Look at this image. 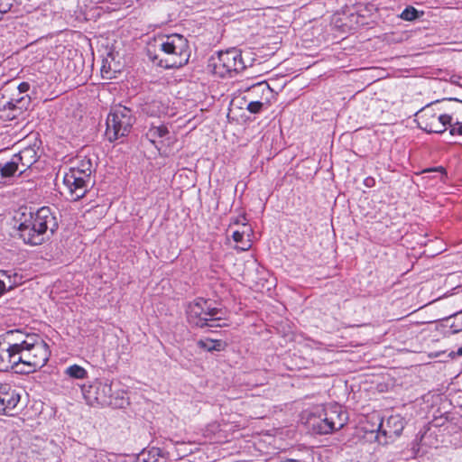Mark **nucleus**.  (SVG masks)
<instances>
[{"instance_id": "1", "label": "nucleus", "mask_w": 462, "mask_h": 462, "mask_svg": "<svg viewBox=\"0 0 462 462\" xmlns=\"http://www.w3.org/2000/svg\"><path fill=\"white\" fill-rule=\"evenodd\" d=\"M147 55L162 68H180L188 63L190 57L189 41L177 33L158 36L148 43Z\"/></svg>"}, {"instance_id": "2", "label": "nucleus", "mask_w": 462, "mask_h": 462, "mask_svg": "<svg viewBox=\"0 0 462 462\" xmlns=\"http://www.w3.org/2000/svg\"><path fill=\"white\" fill-rule=\"evenodd\" d=\"M17 230L25 244L42 245L48 233L53 235L58 228V222L49 207H42L36 212L23 213L19 218Z\"/></svg>"}, {"instance_id": "3", "label": "nucleus", "mask_w": 462, "mask_h": 462, "mask_svg": "<svg viewBox=\"0 0 462 462\" xmlns=\"http://www.w3.org/2000/svg\"><path fill=\"white\" fill-rule=\"evenodd\" d=\"M347 421V416L342 407L328 404L318 407L307 419V425L315 433L325 435L341 430Z\"/></svg>"}, {"instance_id": "4", "label": "nucleus", "mask_w": 462, "mask_h": 462, "mask_svg": "<svg viewBox=\"0 0 462 462\" xmlns=\"http://www.w3.org/2000/svg\"><path fill=\"white\" fill-rule=\"evenodd\" d=\"M95 171L90 158L78 157L77 164L65 173L63 182L69 189L70 199L79 200L83 198L88 189L93 186L92 173Z\"/></svg>"}, {"instance_id": "5", "label": "nucleus", "mask_w": 462, "mask_h": 462, "mask_svg": "<svg viewBox=\"0 0 462 462\" xmlns=\"http://www.w3.org/2000/svg\"><path fill=\"white\" fill-rule=\"evenodd\" d=\"M447 100L431 102L417 113V122L420 129L430 134H443L448 129V124L453 121V114L440 113L450 109L444 106L448 104Z\"/></svg>"}, {"instance_id": "6", "label": "nucleus", "mask_w": 462, "mask_h": 462, "mask_svg": "<svg viewBox=\"0 0 462 462\" xmlns=\"http://www.w3.org/2000/svg\"><path fill=\"white\" fill-rule=\"evenodd\" d=\"M186 312L189 322L196 327L221 326L216 322L222 319V310L211 307V302L208 300L203 298L195 300L188 305Z\"/></svg>"}, {"instance_id": "7", "label": "nucleus", "mask_w": 462, "mask_h": 462, "mask_svg": "<svg viewBox=\"0 0 462 462\" xmlns=\"http://www.w3.org/2000/svg\"><path fill=\"white\" fill-rule=\"evenodd\" d=\"M135 118L126 106H116L113 107L106 118V136L109 142L125 137L130 133Z\"/></svg>"}, {"instance_id": "8", "label": "nucleus", "mask_w": 462, "mask_h": 462, "mask_svg": "<svg viewBox=\"0 0 462 462\" xmlns=\"http://www.w3.org/2000/svg\"><path fill=\"white\" fill-rule=\"evenodd\" d=\"M372 419L374 420L375 428L370 430L376 432L375 439L381 445L393 442L401 436L406 424L405 419L400 414H393L386 419L375 414Z\"/></svg>"}, {"instance_id": "9", "label": "nucleus", "mask_w": 462, "mask_h": 462, "mask_svg": "<svg viewBox=\"0 0 462 462\" xmlns=\"http://www.w3.org/2000/svg\"><path fill=\"white\" fill-rule=\"evenodd\" d=\"M210 66L213 67V73L221 78H225L232 72H240L246 68L242 51L236 49L220 51L217 60H212Z\"/></svg>"}, {"instance_id": "10", "label": "nucleus", "mask_w": 462, "mask_h": 462, "mask_svg": "<svg viewBox=\"0 0 462 462\" xmlns=\"http://www.w3.org/2000/svg\"><path fill=\"white\" fill-rule=\"evenodd\" d=\"M24 347L29 348L32 359V366L36 369L43 367L48 362L51 351L47 343L37 334L26 335Z\"/></svg>"}, {"instance_id": "11", "label": "nucleus", "mask_w": 462, "mask_h": 462, "mask_svg": "<svg viewBox=\"0 0 462 462\" xmlns=\"http://www.w3.org/2000/svg\"><path fill=\"white\" fill-rule=\"evenodd\" d=\"M81 392L87 403L90 406L111 403L112 387L107 382H96L90 385H83Z\"/></svg>"}, {"instance_id": "12", "label": "nucleus", "mask_w": 462, "mask_h": 462, "mask_svg": "<svg viewBox=\"0 0 462 462\" xmlns=\"http://www.w3.org/2000/svg\"><path fill=\"white\" fill-rule=\"evenodd\" d=\"M31 103L28 95H24L20 99H6V94H0V119L11 121L19 117L23 111L27 110Z\"/></svg>"}, {"instance_id": "13", "label": "nucleus", "mask_w": 462, "mask_h": 462, "mask_svg": "<svg viewBox=\"0 0 462 462\" xmlns=\"http://www.w3.org/2000/svg\"><path fill=\"white\" fill-rule=\"evenodd\" d=\"M25 338L20 343L13 344V365L14 371L19 374H28L35 372L36 367L32 366V359L28 347H24Z\"/></svg>"}, {"instance_id": "14", "label": "nucleus", "mask_w": 462, "mask_h": 462, "mask_svg": "<svg viewBox=\"0 0 462 462\" xmlns=\"http://www.w3.org/2000/svg\"><path fill=\"white\" fill-rule=\"evenodd\" d=\"M39 149L40 145L38 141L35 140L32 144H29L22 149L18 153L14 154L15 160L21 165V173L24 172L38 161L40 157L38 154Z\"/></svg>"}, {"instance_id": "15", "label": "nucleus", "mask_w": 462, "mask_h": 462, "mask_svg": "<svg viewBox=\"0 0 462 462\" xmlns=\"http://www.w3.org/2000/svg\"><path fill=\"white\" fill-rule=\"evenodd\" d=\"M262 42V58L271 57L279 50L282 42V37L279 34L269 36L266 38L263 36Z\"/></svg>"}, {"instance_id": "16", "label": "nucleus", "mask_w": 462, "mask_h": 462, "mask_svg": "<svg viewBox=\"0 0 462 462\" xmlns=\"http://www.w3.org/2000/svg\"><path fill=\"white\" fill-rule=\"evenodd\" d=\"M17 273L13 271L0 270V295L6 291L11 290L15 286L17 282Z\"/></svg>"}, {"instance_id": "17", "label": "nucleus", "mask_w": 462, "mask_h": 462, "mask_svg": "<svg viewBox=\"0 0 462 462\" xmlns=\"http://www.w3.org/2000/svg\"><path fill=\"white\" fill-rule=\"evenodd\" d=\"M13 344L7 348H4L0 346V371H8L9 369L14 370V365H13Z\"/></svg>"}, {"instance_id": "18", "label": "nucleus", "mask_w": 462, "mask_h": 462, "mask_svg": "<svg viewBox=\"0 0 462 462\" xmlns=\"http://www.w3.org/2000/svg\"><path fill=\"white\" fill-rule=\"evenodd\" d=\"M447 102L457 104L459 107H457L456 109V111L459 110L462 112V101L461 100H459L457 98H448L447 100ZM448 126L449 128V134L452 136H455V135L462 136V121H460L459 117H457V116L456 118L453 117V121H451V124H448Z\"/></svg>"}, {"instance_id": "19", "label": "nucleus", "mask_w": 462, "mask_h": 462, "mask_svg": "<svg viewBox=\"0 0 462 462\" xmlns=\"http://www.w3.org/2000/svg\"><path fill=\"white\" fill-rule=\"evenodd\" d=\"M16 171L21 173V165L15 160L14 155H13L9 162H5L3 166H0V174L2 178L12 177Z\"/></svg>"}, {"instance_id": "20", "label": "nucleus", "mask_w": 462, "mask_h": 462, "mask_svg": "<svg viewBox=\"0 0 462 462\" xmlns=\"http://www.w3.org/2000/svg\"><path fill=\"white\" fill-rule=\"evenodd\" d=\"M167 134H169V131L165 125H152L146 132L145 136L151 143L156 144L158 138H163Z\"/></svg>"}, {"instance_id": "21", "label": "nucleus", "mask_w": 462, "mask_h": 462, "mask_svg": "<svg viewBox=\"0 0 462 462\" xmlns=\"http://www.w3.org/2000/svg\"><path fill=\"white\" fill-rule=\"evenodd\" d=\"M18 402V398L0 391V413H6L14 409Z\"/></svg>"}, {"instance_id": "22", "label": "nucleus", "mask_w": 462, "mask_h": 462, "mask_svg": "<svg viewBox=\"0 0 462 462\" xmlns=\"http://www.w3.org/2000/svg\"><path fill=\"white\" fill-rule=\"evenodd\" d=\"M429 430H424L423 432L420 431L415 439L411 442V450L415 455H418L420 451V448L424 446H429L430 444L426 441V439L431 436L429 434Z\"/></svg>"}, {"instance_id": "23", "label": "nucleus", "mask_w": 462, "mask_h": 462, "mask_svg": "<svg viewBox=\"0 0 462 462\" xmlns=\"http://www.w3.org/2000/svg\"><path fill=\"white\" fill-rule=\"evenodd\" d=\"M197 345L208 351V352H212V351H222L224 349V346L225 344L221 341V340H213V339H200L197 342Z\"/></svg>"}, {"instance_id": "24", "label": "nucleus", "mask_w": 462, "mask_h": 462, "mask_svg": "<svg viewBox=\"0 0 462 462\" xmlns=\"http://www.w3.org/2000/svg\"><path fill=\"white\" fill-rule=\"evenodd\" d=\"M423 14V11H418L415 7L409 5L402 12L400 18L404 21L412 22L420 18Z\"/></svg>"}, {"instance_id": "25", "label": "nucleus", "mask_w": 462, "mask_h": 462, "mask_svg": "<svg viewBox=\"0 0 462 462\" xmlns=\"http://www.w3.org/2000/svg\"><path fill=\"white\" fill-rule=\"evenodd\" d=\"M65 374L71 378L83 379L87 377V371L80 365H73L65 370Z\"/></svg>"}, {"instance_id": "26", "label": "nucleus", "mask_w": 462, "mask_h": 462, "mask_svg": "<svg viewBox=\"0 0 462 462\" xmlns=\"http://www.w3.org/2000/svg\"><path fill=\"white\" fill-rule=\"evenodd\" d=\"M171 444L175 447L177 458H181L191 453V450L188 448V446L185 442H173L171 440Z\"/></svg>"}, {"instance_id": "27", "label": "nucleus", "mask_w": 462, "mask_h": 462, "mask_svg": "<svg viewBox=\"0 0 462 462\" xmlns=\"http://www.w3.org/2000/svg\"><path fill=\"white\" fill-rule=\"evenodd\" d=\"M145 110L151 116H158L163 112V109H161V102L156 100H153L150 104H147Z\"/></svg>"}, {"instance_id": "28", "label": "nucleus", "mask_w": 462, "mask_h": 462, "mask_svg": "<svg viewBox=\"0 0 462 462\" xmlns=\"http://www.w3.org/2000/svg\"><path fill=\"white\" fill-rule=\"evenodd\" d=\"M454 328V332H458L462 330V311L456 314L455 323L452 325Z\"/></svg>"}, {"instance_id": "29", "label": "nucleus", "mask_w": 462, "mask_h": 462, "mask_svg": "<svg viewBox=\"0 0 462 462\" xmlns=\"http://www.w3.org/2000/svg\"><path fill=\"white\" fill-rule=\"evenodd\" d=\"M251 52L249 51H242V57L245 58V61L247 66H253L254 61L255 60L254 58L251 57Z\"/></svg>"}, {"instance_id": "30", "label": "nucleus", "mask_w": 462, "mask_h": 462, "mask_svg": "<svg viewBox=\"0 0 462 462\" xmlns=\"http://www.w3.org/2000/svg\"><path fill=\"white\" fill-rule=\"evenodd\" d=\"M13 5L9 2L0 0V14H4L11 10Z\"/></svg>"}, {"instance_id": "31", "label": "nucleus", "mask_w": 462, "mask_h": 462, "mask_svg": "<svg viewBox=\"0 0 462 462\" xmlns=\"http://www.w3.org/2000/svg\"><path fill=\"white\" fill-rule=\"evenodd\" d=\"M248 110L252 113H259L260 112V101H253L248 104Z\"/></svg>"}, {"instance_id": "32", "label": "nucleus", "mask_w": 462, "mask_h": 462, "mask_svg": "<svg viewBox=\"0 0 462 462\" xmlns=\"http://www.w3.org/2000/svg\"><path fill=\"white\" fill-rule=\"evenodd\" d=\"M244 231H234L232 234V238L236 243H242L244 238Z\"/></svg>"}, {"instance_id": "33", "label": "nucleus", "mask_w": 462, "mask_h": 462, "mask_svg": "<svg viewBox=\"0 0 462 462\" xmlns=\"http://www.w3.org/2000/svg\"><path fill=\"white\" fill-rule=\"evenodd\" d=\"M29 88L30 86L27 82H23L19 84V86L17 87L18 96L25 95L24 93L29 90Z\"/></svg>"}, {"instance_id": "34", "label": "nucleus", "mask_w": 462, "mask_h": 462, "mask_svg": "<svg viewBox=\"0 0 462 462\" xmlns=\"http://www.w3.org/2000/svg\"><path fill=\"white\" fill-rule=\"evenodd\" d=\"M370 420L367 421V425H365L364 427L365 430L366 432H370L372 434H374V436L376 435V432H372L370 430L371 429H374L375 426H374V420L372 419V416L369 418Z\"/></svg>"}, {"instance_id": "35", "label": "nucleus", "mask_w": 462, "mask_h": 462, "mask_svg": "<svg viewBox=\"0 0 462 462\" xmlns=\"http://www.w3.org/2000/svg\"><path fill=\"white\" fill-rule=\"evenodd\" d=\"M265 92L272 93L273 89L266 80H262V95L265 94Z\"/></svg>"}, {"instance_id": "36", "label": "nucleus", "mask_w": 462, "mask_h": 462, "mask_svg": "<svg viewBox=\"0 0 462 462\" xmlns=\"http://www.w3.org/2000/svg\"><path fill=\"white\" fill-rule=\"evenodd\" d=\"M23 95H21V96H18V93L16 95L13 94V95H6V99H13L14 101L15 99H20L21 97H23Z\"/></svg>"}, {"instance_id": "37", "label": "nucleus", "mask_w": 462, "mask_h": 462, "mask_svg": "<svg viewBox=\"0 0 462 462\" xmlns=\"http://www.w3.org/2000/svg\"><path fill=\"white\" fill-rule=\"evenodd\" d=\"M249 247H250V244H249V241H247L246 243H244L243 245L239 246L238 248L245 251V250H247Z\"/></svg>"}, {"instance_id": "38", "label": "nucleus", "mask_w": 462, "mask_h": 462, "mask_svg": "<svg viewBox=\"0 0 462 462\" xmlns=\"http://www.w3.org/2000/svg\"><path fill=\"white\" fill-rule=\"evenodd\" d=\"M457 354L462 356V346L457 349Z\"/></svg>"}, {"instance_id": "39", "label": "nucleus", "mask_w": 462, "mask_h": 462, "mask_svg": "<svg viewBox=\"0 0 462 462\" xmlns=\"http://www.w3.org/2000/svg\"><path fill=\"white\" fill-rule=\"evenodd\" d=\"M267 291L270 292L269 297H272V295H271V288L270 287L267 288Z\"/></svg>"}]
</instances>
